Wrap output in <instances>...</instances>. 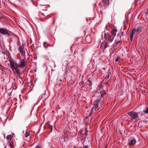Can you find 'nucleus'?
Segmentation results:
<instances>
[{"instance_id": "nucleus-1", "label": "nucleus", "mask_w": 148, "mask_h": 148, "mask_svg": "<svg viewBox=\"0 0 148 148\" xmlns=\"http://www.w3.org/2000/svg\"><path fill=\"white\" fill-rule=\"evenodd\" d=\"M117 31V29L116 28H114L112 29L111 32L110 34H105L104 37L105 40H106V42H103L102 43L101 47L102 49L104 50L106 48L108 47V44L109 42H112L116 35V32Z\"/></svg>"}, {"instance_id": "nucleus-2", "label": "nucleus", "mask_w": 148, "mask_h": 148, "mask_svg": "<svg viewBox=\"0 0 148 148\" xmlns=\"http://www.w3.org/2000/svg\"><path fill=\"white\" fill-rule=\"evenodd\" d=\"M128 114L131 116V120H136L139 118V116L138 113L134 111H130L128 113Z\"/></svg>"}, {"instance_id": "nucleus-3", "label": "nucleus", "mask_w": 148, "mask_h": 148, "mask_svg": "<svg viewBox=\"0 0 148 148\" xmlns=\"http://www.w3.org/2000/svg\"><path fill=\"white\" fill-rule=\"evenodd\" d=\"M25 62L26 61H25L24 59L21 60L20 62V64L18 65V67L19 68H23L25 66Z\"/></svg>"}, {"instance_id": "nucleus-4", "label": "nucleus", "mask_w": 148, "mask_h": 148, "mask_svg": "<svg viewBox=\"0 0 148 148\" xmlns=\"http://www.w3.org/2000/svg\"><path fill=\"white\" fill-rule=\"evenodd\" d=\"M0 33L3 35L7 34L8 36L9 35L8 30L2 28H0Z\"/></svg>"}, {"instance_id": "nucleus-5", "label": "nucleus", "mask_w": 148, "mask_h": 148, "mask_svg": "<svg viewBox=\"0 0 148 148\" xmlns=\"http://www.w3.org/2000/svg\"><path fill=\"white\" fill-rule=\"evenodd\" d=\"M99 103V101H96L95 102L94 106L92 108V110L97 111H98L99 110V108H98Z\"/></svg>"}, {"instance_id": "nucleus-6", "label": "nucleus", "mask_w": 148, "mask_h": 148, "mask_svg": "<svg viewBox=\"0 0 148 148\" xmlns=\"http://www.w3.org/2000/svg\"><path fill=\"white\" fill-rule=\"evenodd\" d=\"M18 64L17 63L14 62H10V65L11 68L14 69L18 67Z\"/></svg>"}, {"instance_id": "nucleus-7", "label": "nucleus", "mask_w": 148, "mask_h": 148, "mask_svg": "<svg viewBox=\"0 0 148 148\" xmlns=\"http://www.w3.org/2000/svg\"><path fill=\"white\" fill-rule=\"evenodd\" d=\"M18 51L20 52L22 56H23L25 57L24 59L25 58V51L23 49L21 48V47L20 46L19 47Z\"/></svg>"}, {"instance_id": "nucleus-8", "label": "nucleus", "mask_w": 148, "mask_h": 148, "mask_svg": "<svg viewBox=\"0 0 148 148\" xmlns=\"http://www.w3.org/2000/svg\"><path fill=\"white\" fill-rule=\"evenodd\" d=\"M136 140L135 139H133L131 140L129 143V145L130 146H134L136 144Z\"/></svg>"}, {"instance_id": "nucleus-9", "label": "nucleus", "mask_w": 148, "mask_h": 148, "mask_svg": "<svg viewBox=\"0 0 148 148\" xmlns=\"http://www.w3.org/2000/svg\"><path fill=\"white\" fill-rule=\"evenodd\" d=\"M86 40L88 43H90L91 42V38L90 35H87L86 37Z\"/></svg>"}, {"instance_id": "nucleus-10", "label": "nucleus", "mask_w": 148, "mask_h": 148, "mask_svg": "<svg viewBox=\"0 0 148 148\" xmlns=\"http://www.w3.org/2000/svg\"><path fill=\"white\" fill-rule=\"evenodd\" d=\"M102 3H103V5L104 7L107 6L109 4V0H102Z\"/></svg>"}, {"instance_id": "nucleus-11", "label": "nucleus", "mask_w": 148, "mask_h": 148, "mask_svg": "<svg viewBox=\"0 0 148 148\" xmlns=\"http://www.w3.org/2000/svg\"><path fill=\"white\" fill-rule=\"evenodd\" d=\"M9 143V146L11 148H14V147L13 146V143L12 140H10Z\"/></svg>"}, {"instance_id": "nucleus-12", "label": "nucleus", "mask_w": 148, "mask_h": 148, "mask_svg": "<svg viewBox=\"0 0 148 148\" xmlns=\"http://www.w3.org/2000/svg\"><path fill=\"white\" fill-rule=\"evenodd\" d=\"M142 29V27H139L137 28L136 29V32L139 33V32H140L141 31Z\"/></svg>"}, {"instance_id": "nucleus-13", "label": "nucleus", "mask_w": 148, "mask_h": 148, "mask_svg": "<svg viewBox=\"0 0 148 148\" xmlns=\"http://www.w3.org/2000/svg\"><path fill=\"white\" fill-rule=\"evenodd\" d=\"M148 113V107L145 110H144L143 112H142V115H145V113Z\"/></svg>"}, {"instance_id": "nucleus-14", "label": "nucleus", "mask_w": 148, "mask_h": 148, "mask_svg": "<svg viewBox=\"0 0 148 148\" xmlns=\"http://www.w3.org/2000/svg\"><path fill=\"white\" fill-rule=\"evenodd\" d=\"M136 31V29L135 28H134L131 32L130 34L134 35Z\"/></svg>"}, {"instance_id": "nucleus-15", "label": "nucleus", "mask_w": 148, "mask_h": 148, "mask_svg": "<svg viewBox=\"0 0 148 148\" xmlns=\"http://www.w3.org/2000/svg\"><path fill=\"white\" fill-rule=\"evenodd\" d=\"M48 45L47 42H44L43 46L46 49L48 47Z\"/></svg>"}, {"instance_id": "nucleus-16", "label": "nucleus", "mask_w": 148, "mask_h": 148, "mask_svg": "<svg viewBox=\"0 0 148 148\" xmlns=\"http://www.w3.org/2000/svg\"><path fill=\"white\" fill-rule=\"evenodd\" d=\"M13 136L12 135H9L7 136L6 138L8 140L9 139L11 138Z\"/></svg>"}, {"instance_id": "nucleus-17", "label": "nucleus", "mask_w": 148, "mask_h": 148, "mask_svg": "<svg viewBox=\"0 0 148 148\" xmlns=\"http://www.w3.org/2000/svg\"><path fill=\"white\" fill-rule=\"evenodd\" d=\"M68 62L67 61H65L64 62L63 65L64 66H66L68 65Z\"/></svg>"}, {"instance_id": "nucleus-18", "label": "nucleus", "mask_w": 148, "mask_h": 148, "mask_svg": "<svg viewBox=\"0 0 148 148\" xmlns=\"http://www.w3.org/2000/svg\"><path fill=\"white\" fill-rule=\"evenodd\" d=\"M18 67H17L16 68L14 69L15 70V71L16 73H20V70L18 68Z\"/></svg>"}, {"instance_id": "nucleus-19", "label": "nucleus", "mask_w": 148, "mask_h": 148, "mask_svg": "<svg viewBox=\"0 0 148 148\" xmlns=\"http://www.w3.org/2000/svg\"><path fill=\"white\" fill-rule=\"evenodd\" d=\"M120 59V57L119 56H117L115 58V61L116 62H119V60Z\"/></svg>"}, {"instance_id": "nucleus-20", "label": "nucleus", "mask_w": 148, "mask_h": 148, "mask_svg": "<svg viewBox=\"0 0 148 148\" xmlns=\"http://www.w3.org/2000/svg\"><path fill=\"white\" fill-rule=\"evenodd\" d=\"M133 36H134L133 34H130V40L131 41H132L133 40Z\"/></svg>"}, {"instance_id": "nucleus-21", "label": "nucleus", "mask_w": 148, "mask_h": 148, "mask_svg": "<svg viewBox=\"0 0 148 148\" xmlns=\"http://www.w3.org/2000/svg\"><path fill=\"white\" fill-rule=\"evenodd\" d=\"M30 135L29 131L27 132L25 134V137H28Z\"/></svg>"}, {"instance_id": "nucleus-22", "label": "nucleus", "mask_w": 148, "mask_h": 148, "mask_svg": "<svg viewBox=\"0 0 148 148\" xmlns=\"http://www.w3.org/2000/svg\"><path fill=\"white\" fill-rule=\"evenodd\" d=\"M21 74L20 73H17V76L19 77L20 79H22V78L20 77Z\"/></svg>"}, {"instance_id": "nucleus-23", "label": "nucleus", "mask_w": 148, "mask_h": 148, "mask_svg": "<svg viewBox=\"0 0 148 148\" xmlns=\"http://www.w3.org/2000/svg\"><path fill=\"white\" fill-rule=\"evenodd\" d=\"M42 146L41 145H37L36 147L35 148H42Z\"/></svg>"}, {"instance_id": "nucleus-24", "label": "nucleus", "mask_w": 148, "mask_h": 148, "mask_svg": "<svg viewBox=\"0 0 148 148\" xmlns=\"http://www.w3.org/2000/svg\"><path fill=\"white\" fill-rule=\"evenodd\" d=\"M101 96L102 97L103 96V95H105L106 94V92L104 91H103L102 92H101Z\"/></svg>"}, {"instance_id": "nucleus-25", "label": "nucleus", "mask_w": 148, "mask_h": 148, "mask_svg": "<svg viewBox=\"0 0 148 148\" xmlns=\"http://www.w3.org/2000/svg\"><path fill=\"white\" fill-rule=\"evenodd\" d=\"M45 12H46V11H45ZM42 14L43 15H44V16H47L48 14L46 13V12H45V13H42L41 14Z\"/></svg>"}, {"instance_id": "nucleus-26", "label": "nucleus", "mask_w": 148, "mask_h": 148, "mask_svg": "<svg viewBox=\"0 0 148 148\" xmlns=\"http://www.w3.org/2000/svg\"><path fill=\"white\" fill-rule=\"evenodd\" d=\"M112 50H115V44L113 45V47L112 48Z\"/></svg>"}, {"instance_id": "nucleus-27", "label": "nucleus", "mask_w": 148, "mask_h": 148, "mask_svg": "<svg viewBox=\"0 0 148 148\" xmlns=\"http://www.w3.org/2000/svg\"><path fill=\"white\" fill-rule=\"evenodd\" d=\"M93 110H92H92L91 111V112H90V113H91V114H92V113H93Z\"/></svg>"}, {"instance_id": "nucleus-28", "label": "nucleus", "mask_w": 148, "mask_h": 148, "mask_svg": "<svg viewBox=\"0 0 148 148\" xmlns=\"http://www.w3.org/2000/svg\"><path fill=\"white\" fill-rule=\"evenodd\" d=\"M120 42V41H117V42H116V45H117L119 43V42Z\"/></svg>"}, {"instance_id": "nucleus-29", "label": "nucleus", "mask_w": 148, "mask_h": 148, "mask_svg": "<svg viewBox=\"0 0 148 148\" xmlns=\"http://www.w3.org/2000/svg\"><path fill=\"white\" fill-rule=\"evenodd\" d=\"M85 131L86 132V134L87 135V129H86V128H85Z\"/></svg>"}, {"instance_id": "nucleus-30", "label": "nucleus", "mask_w": 148, "mask_h": 148, "mask_svg": "<svg viewBox=\"0 0 148 148\" xmlns=\"http://www.w3.org/2000/svg\"><path fill=\"white\" fill-rule=\"evenodd\" d=\"M88 82H90L91 84H92V83L91 82V81H90V80L89 79H88Z\"/></svg>"}, {"instance_id": "nucleus-31", "label": "nucleus", "mask_w": 148, "mask_h": 148, "mask_svg": "<svg viewBox=\"0 0 148 148\" xmlns=\"http://www.w3.org/2000/svg\"><path fill=\"white\" fill-rule=\"evenodd\" d=\"M123 33H123V32H122V34H121V35H122L123 36H124V34H123Z\"/></svg>"}, {"instance_id": "nucleus-32", "label": "nucleus", "mask_w": 148, "mask_h": 148, "mask_svg": "<svg viewBox=\"0 0 148 148\" xmlns=\"http://www.w3.org/2000/svg\"><path fill=\"white\" fill-rule=\"evenodd\" d=\"M92 114H91V113H90L89 114V116H91L92 115Z\"/></svg>"}, {"instance_id": "nucleus-33", "label": "nucleus", "mask_w": 148, "mask_h": 148, "mask_svg": "<svg viewBox=\"0 0 148 148\" xmlns=\"http://www.w3.org/2000/svg\"><path fill=\"white\" fill-rule=\"evenodd\" d=\"M109 77V75H108V76H107V78H108Z\"/></svg>"}, {"instance_id": "nucleus-34", "label": "nucleus", "mask_w": 148, "mask_h": 148, "mask_svg": "<svg viewBox=\"0 0 148 148\" xmlns=\"http://www.w3.org/2000/svg\"><path fill=\"white\" fill-rule=\"evenodd\" d=\"M51 130H52V126H51Z\"/></svg>"}, {"instance_id": "nucleus-35", "label": "nucleus", "mask_w": 148, "mask_h": 148, "mask_svg": "<svg viewBox=\"0 0 148 148\" xmlns=\"http://www.w3.org/2000/svg\"><path fill=\"white\" fill-rule=\"evenodd\" d=\"M74 148H76V147H75V146H74Z\"/></svg>"}, {"instance_id": "nucleus-36", "label": "nucleus", "mask_w": 148, "mask_h": 148, "mask_svg": "<svg viewBox=\"0 0 148 148\" xmlns=\"http://www.w3.org/2000/svg\"><path fill=\"white\" fill-rule=\"evenodd\" d=\"M0 66H2L1 65V63H0Z\"/></svg>"}, {"instance_id": "nucleus-37", "label": "nucleus", "mask_w": 148, "mask_h": 148, "mask_svg": "<svg viewBox=\"0 0 148 148\" xmlns=\"http://www.w3.org/2000/svg\"><path fill=\"white\" fill-rule=\"evenodd\" d=\"M147 13L148 14V10H147Z\"/></svg>"}, {"instance_id": "nucleus-38", "label": "nucleus", "mask_w": 148, "mask_h": 148, "mask_svg": "<svg viewBox=\"0 0 148 148\" xmlns=\"http://www.w3.org/2000/svg\"><path fill=\"white\" fill-rule=\"evenodd\" d=\"M6 146L5 147H4V148H6Z\"/></svg>"}, {"instance_id": "nucleus-39", "label": "nucleus", "mask_w": 148, "mask_h": 148, "mask_svg": "<svg viewBox=\"0 0 148 148\" xmlns=\"http://www.w3.org/2000/svg\"><path fill=\"white\" fill-rule=\"evenodd\" d=\"M119 36V34H118V35H117V36Z\"/></svg>"}, {"instance_id": "nucleus-40", "label": "nucleus", "mask_w": 148, "mask_h": 148, "mask_svg": "<svg viewBox=\"0 0 148 148\" xmlns=\"http://www.w3.org/2000/svg\"><path fill=\"white\" fill-rule=\"evenodd\" d=\"M121 36H120V37L121 38Z\"/></svg>"}, {"instance_id": "nucleus-41", "label": "nucleus", "mask_w": 148, "mask_h": 148, "mask_svg": "<svg viewBox=\"0 0 148 148\" xmlns=\"http://www.w3.org/2000/svg\"><path fill=\"white\" fill-rule=\"evenodd\" d=\"M147 40H148V39Z\"/></svg>"}]
</instances>
